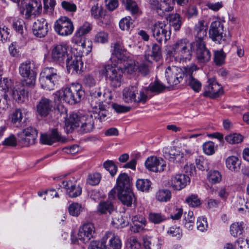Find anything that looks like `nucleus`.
I'll return each mask as SVG.
<instances>
[{"mask_svg":"<svg viewBox=\"0 0 249 249\" xmlns=\"http://www.w3.org/2000/svg\"><path fill=\"white\" fill-rule=\"evenodd\" d=\"M65 128L67 133H71L76 128L82 134L90 133L95 128L94 119L91 115L72 113L66 119Z\"/></svg>","mask_w":249,"mask_h":249,"instance_id":"1","label":"nucleus"},{"mask_svg":"<svg viewBox=\"0 0 249 249\" xmlns=\"http://www.w3.org/2000/svg\"><path fill=\"white\" fill-rule=\"evenodd\" d=\"M192 43L187 39L182 38L172 45L168 54L178 63H186L192 58Z\"/></svg>","mask_w":249,"mask_h":249,"instance_id":"2","label":"nucleus"},{"mask_svg":"<svg viewBox=\"0 0 249 249\" xmlns=\"http://www.w3.org/2000/svg\"><path fill=\"white\" fill-rule=\"evenodd\" d=\"M100 73L106 77L112 87L117 88L121 86L123 77L122 68L112 65H105L100 70Z\"/></svg>","mask_w":249,"mask_h":249,"instance_id":"3","label":"nucleus"},{"mask_svg":"<svg viewBox=\"0 0 249 249\" xmlns=\"http://www.w3.org/2000/svg\"><path fill=\"white\" fill-rule=\"evenodd\" d=\"M60 78L59 71L53 67L45 68L40 73L39 82L42 89L51 90Z\"/></svg>","mask_w":249,"mask_h":249,"instance_id":"4","label":"nucleus"},{"mask_svg":"<svg viewBox=\"0 0 249 249\" xmlns=\"http://www.w3.org/2000/svg\"><path fill=\"white\" fill-rule=\"evenodd\" d=\"M185 67L183 70L175 66H169L165 70V77L170 86H175L184 82L185 79Z\"/></svg>","mask_w":249,"mask_h":249,"instance_id":"5","label":"nucleus"},{"mask_svg":"<svg viewBox=\"0 0 249 249\" xmlns=\"http://www.w3.org/2000/svg\"><path fill=\"white\" fill-rule=\"evenodd\" d=\"M224 25L219 20H215L210 25L209 34L211 39L218 44H224L226 42L228 37Z\"/></svg>","mask_w":249,"mask_h":249,"instance_id":"6","label":"nucleus"},{"mask_svg":"<svg viewBox=\"0 0 249 249\" xmlns=\"http://www.w3.org/2000/svg\"><path fill=\"white\" fill-rule=\"evenodd\" d=\"M151 30L153 36L160 43H165L170 38V27L164 22L158 21L155 23L151 27Z\"/></svg>","mask_w":249,"mask_h":249,"instance_id":"7","label":"nucleus"},{"mask_svg":"<svg viewBox=\"0 0 249 249\" xmlns=\"http://www.w3.org/2000/svg\"><path fill=\"white\" fill-rule=\"evenodd\" d=\"M37 134L38 132L36 128L28 126L18 133V142L23 146L33 145L36 142Z\"/></svg>","mask_w":249,"mask_h":249,"instance_id":"8","label":"nucleus"},{"mask_svg":"<svg viewBox=\"0 0 249 249\" xmlns=\"http://www.w3.org/2000/svg\"><path fill=\"white\" fill-rule=\"evenodd\" d=\"M20 74L25 79L22 81L26 86L33 87L35 85L36 73L32 69L30 61H26L22 63L19 68Z\"/></svg>","mask_w":249,"mask_h":249,"instance_id":"9","label":"nucleus"},{"mask_svg":"<svg viewBox=\"0 0 249 249\" xmlns=\"http://www.w3.org/2000/svg\"><path fill=\"white\" fill-rule=\"evenodd\" d=\"M54 28L55 31L62 36L71 34L74 29L72 22L66 17H61L57 20L54 23Z\"/></svg>","mask_w":249,"mask_h":249,"instance_id":"10","label":"nucleus"},{"mask_svg":"<svg viewBox=\"0 0 249 249\" xmlns=\"http://www.w3.org/2000/svg\"><path fill=\"white\" fill-rule=\"evenodd\" d=\"M207 83L208 85L204 88V96L215 98L223 94L222 87L218 83L215 78H209Z\"/></svg>","mask_w":249,"mask_h":249,"instance_id":"11","label":"nucleus"},{"mask_svg":"<svg viewBox=\"0 0 249 249\" xmlns=\"http://www.w3.org/2000/svg\"><path fill=\"white\" fill-rule=\"evenodd\" d=\"M95 233V228L93 224L90 223H86L80 228L77 239H74L72 237V242L75 244L77 240H79L84 243H86L94 237Z\"/></svg>","mask_w":249,"mask_h":249,"instance_id":"12","label":"nucleus"},{"mask_svg":"<svg viewBox=\"0 0 249 249\" xmlns=\"http://www.w3.org/2000/svg\"><path fill=\"white\" fill-rule=\"evenodd\" d=\"M196 70L197 67L194 64H192L190 66H187L185 67V71L186 76L184 83L189 84L192 89L196 92H199L201 89V84L192 75L194 71H196Z\"/></svg>","mask_w":249,"mask_h":249,"instance_id":"13","label":"nucleus"},{"mask_svg":"<svg viewBox=\"0 0 249 249\" xmlns=\"http://www.w3.org/2000/svg\"><path fill=\"white\" fill-rule=\"evenodd\" d=\"M68 47L65 44H59L53 47L52 50V59L59 63H64L65 59L69 57L68 53Z\"/></svg>","mask_w":249,"mask_h":249,"instance_id":"14","label":"nucleus"},{"mask_svg":"<svg viewBox=\"0 0 249 249\" xmlns=\"http://www.w3.org/2000/svg\"><path fill=\"white\" fill-rule=\"evenodd\" d=\"M36 108L37 114L42 118H45L53 112V104L51 100L43 97L38 102Z\"/></svg>","mask_w":249,"mask_h":249,"instance_id":"15","label":"nucleus"},{"mask_svg":"<svg viewBox=\"0 0 249 249\" xmlns=\"http://www.w3.org/2000/svg\"><path fill=\"white\" fill-rule=\"evenodd\" d=\"M102 241L107 249H121L122 248V243L120 237L111 231L107 232Z\"/></svg>","mask_w":249,"mask_h":249,"instance_id":"16","label":"nucleus"},{"mask_svg":"<svg viewBox=\"0 0 249 249\" xmlns=\"http://www.w3.org/2000/svg\"><path fill=\"white\" fill-rule=\"evenodd\" d=\"M149 4L151 8L161 17L165 15L166 12L173 10V7L171 6L168 0H163L160 2L158 0H151L149 1Z\"/></svg>","mask_w":249,"mask_h":249,"instance_id":"17","label":"nucleus"},{"mask_svg":"<svg viewBox=\"0 0 249 249\" xmlns=\"http://www.w3.org/2000/svg\"><path fill=\"white\" fill-rule=\"evenodd\" d=\"M145 166L148 170L154 172H161L164 170L166 164L162 159L155 156L148 157L145 162Z\"/></svg>","mask_w":249,"mask_h":249,"instance_id":"18","label":"nucleus"},{"mask_svg":"<svg viewBox=\"0 0 249 249\" xmlns=\"http://www.w3.org/2000/svg\"><path fill=\"white\" fill-rule=\"evenodd\" d=\"M41 9L42 5L40 1H38L36 0H30L28 3L25 4L21 12L23 14L25 13V18H28L32 15L39 14L41 12Z\"/></svg>","mask_w":249,"mask_h":249,"instance_id":"19","label":"nucleus"},{"mask_svg":"<svg viewBox=\"0 0 249 249\" xmlns=\"http://www.w3.org/2000/svg\"><path fill=\"white\" fill-rule=\"evenodd\" d=\"M75 91V90L71 89L70 86L63 90L57 91L54 94V100L57 98L58 100H62L68 104H75L76 102L73 97V94Z\"/></svg>","mask_w":249,"mask_h":249,"instance_id":"20","label":"nucleus"},{"mask_svg":"<svg viewBox=\"0 0 249 249\" xmlns=\"http://www.w3.org/2000/svg\"><path fill=\"white\" fill-rule=\"evenodd\" d=\"M33 32L38 37H44L48 32V23L43 18L37 19L33 25Z\"/></svg>","mask_w":249,"mask_h":249,"instance_id":"21","label":"nucleus"},{"mask_svg":"<svg viewBox=\"0 0 249 249\" xmlns=\"http://www.w3.org/2000/svg\"><path fill=\"white\" fill-rule=\"evenodd\" d=\"M205 21L199 20L195 26L194 35L196 37V43L204 42V40L206 38L207 29V26L204 25Z\"/></svg>","mask_w":249,"mask_h":249,"instance_id":"22","label":"nucleus"},{"mask_svg":"<svg viewBox=\"0 0 249 249\" xmlns=\"http://www.w3.org/2000/svg\"><path fill=\"white\" fill-rule=\"evenodd\" d=\"M83 63L80 58L70 56L66 59V67L69 73H78L81 71Z\"/></svg>","mask_w":249,"mask_h":249,"instance_id":"23","label":"nucleus"},{"mask_svg":"<svg viewBox=\"0 0 249 249\" xmlns=\"http://www.w3.org/2000/svg\"><path fill=\"white\" fill-rule=\"evenodd\" d=\"M196 58L200 63H206L211 59V54L206 47L205 42L196 44Z\"/></svg>","mask_w":249,"mask_h":249,"instance_id":"24","label":"nucleus"},{"mask_svg":"<svg viewBox=\"0 0 249 249\" xmlns=\"http://www.w3.org/2000/svg\"><path fill=\"white\" fill-rule=\"evenodd\" d=\"M62 184L66 190L67 194L71 197H76L80 196L82 193V188L71 180L64 181Z\"/></svg>","mask_w":249,"mask_h":249,"instance_id":"25","label":"nucleus"},{"mask_svg":"<svg viewBox=\"0 0 249 249\" xmlns=\"http://www.w3.org/2000/svg\"><path fill=\"white\" fill-rule=\"evenodd\" d=\"M117 191L118 198L124 205L130 207L133 202L135 201L136 198L132 189Z\"/></svg>","mask_w":249,"mask_h":249,"instance_id":"26","label":"nucleus"},{"mask_svg":"<svg viewBox=\"0 0 249 249\" xmlns=\"http://www.w3.org/2000/svg\"><path fill=\"white\" fill-rule=\"evenodd\" d=\"M165 158L170 162L180 164L185 160L183 153L178 149L176 147H173L168 153H165Z\"/></svg>","mask_w":249,"mask_h":249,"instance_id":"27","label":"nucleus"},{"mask_svg":"<svg viewBox=\"0 0 249 249\" xmlns=\"http://www.w3.org/2000/svg\"><path fill=\"white\" fill-rule=\"evenodd\" d=\"M189 177L184 174L176 175L172 179V185L175 190H180L184 188L190 182Z\"/></svg>","mask_w":249,"mask_h":249,"instance_id":"28","label":"nucleus"},{"mask_svg":"<svg viewBox=\"0 0 249 249\" xmlns=\"http://www.w3.org/2000/svg\"><path fill=\"white\" fill-rule=\"evenodd\" d=\"M25 86L26 84H23L22 82V84L16 85L12 90L13 97L18 103L24 102L27 97L28 92L25 89Z\"/></svg>","mask_w":249,"mask_h":249,"instance_id":"29","label":"nucleus"},{"mask_svg":"<svg viewBox=\"0 0 249 249\" xmlns=\"http://www.w3.org/2000/svg\"><path fill=\"white\" fill-rule=\"evenodd\" d=\"M112 54L115 55L120 63L123 64L129 59L126 55L125 50L123 49L122 43L119 42H117L114 44L113 51Z\"/></svg>","mask_w":249,"mask_h":249,"instance_id":"30","label":"nucleus"},{"mask_svg":"<svg viewBox=\"0 0 249 249\" xmlns=\"http://www.w3.org/2000/svg\"><path fill=\"white\" fill-rule=\"evenodd\" d=\"M116 189L117 191L132 189L130 178L127 174H120L116 180Z\"/></svg>","mask_w":249,"mask_h":249,"instance_id":"31","label":"nucleus"},{"mask_svg":"<svg viewBox=\"0 0 249 249\" xmlns=\"http://www.w3.org/2000/svg\"><path fill=\"white\" fill-rule=\"evenodd\" d=\"M91 97L94 98H100L101 102H107V100L111 99V94L109 90L105 87H99L98 89H92L90 92Z\"/></svg>","mask_w":249,"mask_h":249,"instance_id":"32","label":"nucleus"},{"mask_svg":"<svg viewBox=\"0 0 249 249\" xmlns=\"http://www.w3.org/2000/svg\"><path fill=\"white\" fill-rule=\"evenodd\" d=\"M136 93H138V89L136 87L130 86L125 88L123 91V99L124 101L126 103L135 102Z\"/></svg>","mask_w":249,"mask_h":249,"instance_id":"33","label":"nucleus"},{"mask_svg":"<svg viewBox=\"0 0 249 249\" xmlns=\"http://www.w3.org/2000/svg\"><path fill=\"white\" fill-rule=\"evenodd\" d=\"M97 210L99 213L105 214H110L116 211L113 204L109 201H103L100 202Z\"/></svg>","mask_w":249,"mask_h":249,"instance_id":"34","label":"nucleus"},{"mask_svg":"<svg viewBox=\"0 0 249 249\" xmlns=\"http://www.w3.org/2000/svg\"><path fill=\"white\" fill-rule=\"evenodd\" d=\"M226 167L231 171L237 172L240 169L239 159L236 156H230L226 161Z\"/></svg>","mask_w":249,"mask_h":249,"instance_id":"35","label":"nucleus"},{"mask_svg":"<svg viewBox=\"0 0 249 249\" xmlns=\"http://www.w3.org/2000/svg\"><path fill=\"white\" fill-rule=\"evenodd\" d=\"M71 89L75 90L73 94V97L76 103L79 102L84 95V90L82 89V86L79 83H73L71 85Z\"/></svg>","mask_w":249,"mask_h":249,"instance_id":"36","label":"nucleus"},{"mask_svg":"<svg viewBox=\"0 0 249 249\" xmlns=\"http://www.w3.org/2000/svg\"><path fill=\"white\" fill-rule=\"evenodd\" d=\"M226 53L222 49L215 51L213 53V62L216 66H221L225 63Z\"/></svg>","mask_w":249,"mask_h":249,"instance_id":"37","label":"nucleus"},{"mask_svg":"<svg viewBox=\"0 0 249 249\" xmlns=\"http://www.w3.org/2000/svg\"><path fill=\"white\" fill-rule=\"evenodd\" d=\"M170 24L175 30H178L181 25V18L178 13L170 14L167 18Z\"/></svg>","mask_w":249,"mask_h":249,"instance_id":"38","label":"nucleus"},{"mask_svg":"<svg viewBox=\"0 0 249 249\" xmlns=\"http://www.w3.org/2000/svg\"><path fill=\"white\" fill-rule=\"evenodd\" d=\"M114 213V216L111 222L112 225L117 229H119L126 226L127 224L125 223V220L121 214L116 211Z\"/></svg>","mask_w":249,"mask_h":249,"instance_id":"39","label":"nucleus"},{"mask_svg":"<svg viewBox=\"0 0 249 249\" xmlns=\"http://www.w3.org/2000/svg\"><path fill=\"white\" fill-rule=\"evenodd\" d=\"M54 117L56 120L66 119L67 109L63 105H59L56 108L53 109Z\"/></svg>","mask_w":249,"mask_h":249,"instance_id":"40","label":"nucleus"},{"mask_svg":"<svg viewBox=\"0 0 249 249\" xmlns=\"http://www.w3.org/2000/svg\"><path fill=\"white\" fill-rule=\"evenodd\" d=\"M160 47L157 44H154L152 46V54L150 56L149 55H145V59L148 62H150L151 61V59H150V57L157 61L160 58Z\"/></svg>","mask_w":249,"mask_h":249,"instance_id":"41","label":"nucleus"},{"mask_svg":"<svg viewBox=\"0 0 249 249\" xmlns=\"http://www.w3.org/2000/svg\"><path fill=\"white\" fill-rule=\"evenodd\" d=\"M156 197L160 202H167L171 197V193L167 189L160 190L157 192Z\"/></svg>","mask_w":249,"mask_h":249,"instance_id":"42","label":"nucleus"},{"mask_svg":"<svg viewBox=\"0 0 249 249\" xmlns=\"http://www.w3.org/2000/svg\"><path fill=\"white\" fill-rule=\"evenodd\" d=\"M207 178L210 182L215 184L219 182L222 179V176L220 173L217 170L210 171L207 175Z\"/></svg>","mask_w":249,"mask_h":249,"instance_id":"43","label":"nucleus"},{"mask_svg":"<svg viewBox=\"0 0 249 249\" xmlns=\"http://www.w3.org/2000/svg\"><path fill=\"white\" fill-rule=\"evenodd\" d=\"M243 231V223L235 222L230 227V233L233 237H237L242 233Z\"/></svg>","mask_w":249,"mask_h":249,"instance_id":"44","label":"nucleus"},{"mask_svg":"<svg viewBox=\"0 0 249 249\" xmlns=\"http://www.w3.org/2000/svg\"><path fill=\"white\" fill-rule=\"evenodd\" d=\"M151 183L147 179H139L136 182V187L138 190L142 192L148 191L151 186Z\"/></svg>","mask_w":249,"mask_h":249,"instance_id":"45","label":"nucleus"},{"mask_svg":"<svg viewBox=\"0 0 249 249\" xmlns=\"http://www.w3.org/2000/svg\"><path fill=\"white\" fill-rule=\"evenodd\" d=\"M150 221L154 224H159L167 219L166 216L161 213H150L149 214Z\"/></svg>","mask_w":249,"mask_h":249,"instance_id":"46","label":"nucleus"},{"mask_svg":"<svg viewBox=\"0 0 249 249\" xmlns=\"http://www.w3.org/2000/svg\"><path fill=\"white\" fill-rule=\"evenodd\" d=\"M225 140L230 144L238 143L242 142L243 137L239 134H230L225 137Z\"/></svg>","mask_w":249,"mask_h":249,"instance_id":"47","label":"nucleus"},{"mask_svg":"<svg viewBox=\"0 0 249 249\" xmlns=\"http://www.w3.org/2000/svg\"><path fill=\"white\" fill-rule=\"evenodd\" d=\"M123 64L124 70L128 73H132L137 70V65L132 59H128Z\"/></svg>","mask_w":249,"mask_h":249,"instance_id":"48","label":"nucleus"},{"mask_svg":"<svg viewBox=\"0 0 249 249\" xmlns=\"http://www.w3.org/2000/svg\"><path fill=\"white\" fill-rule=\"evenodd\" d=\"M104 168L108 171L111 176L113 177L117 171V166L112 160H107L104 162Z\"/></svg>","mask_w":249,"mask_h":249,"instance_id":"49","label":"nucleus"},{"mask_svg":"<svg viewBox=\"0 0 249 249\" xmlns=\"http://www.w3.org/2000/svg\"><path fill=\"white\" fill-rule=\"evenodd\" d=\"M185 202L191 207H196L199 206L200 204V200L196 195H192L188 196L185 200Z\"/></svg>","mask_w":249,"mask_h":249,"instance_id":"50","label":"nucleus"},{"mask_svg":"<svg viewBox=\"0 0 249 249\" xmlns=\"http://www.w3.org/2000/svg\"><path fill=\"white\" fill-rule=\"evenodd\" d=\"M68 210L71 215L77 216L82 211V206L77 203H73L69 206Z\"/></svg>","mask_w":249,"mask_h":249,"instance_id":"51","label":"nucleus"},{"mask_svg":"<svg viewBox=\"0 0 249 249\" xmlns=\"http://www.w3.org/2000/svg\"><path fill=\"white\" fill-rule=\"evenodd\" d=\"M23 117L22 113L20 109H16L12 114L11 121L12 123L18 126Z\"/></svg>","mask_w":249,"mask_h":249,"instance_id":"52","label":"nucleus"},{"mask_svg":"<svg viewBox=\"0 0 249 249\" xmlns=\"http://www.w3.org/2000/svg\"><path fill=\"white\" fill-rule=\"evenodd\" d=\"M125 6L126 9L130 11L133 15L136 14L139 12L138 5L135 1L132 0H126Z\"/></svg>","mask_w":249,"mask_h":249,"instance_id":"53","label":"nucleus"},{"mask_svg":"<svg viewBox=\"0 0 249 249\" xmlns=\"http://www.w3.org/2000/svg\"><path fill=\"white\" fill-rule=\"evenodd\" d=\"M132 20L130 17H126L122 19L119 23V26L122 30L128 31L132 24Z\"/></svg>","mask_w":249,"mask_h":249,"instance_id":"54","label":"nucleus"},{"mask_svg":"<svg viewBox=\"0 0 249 249\" xmlns=\"http://www.w3.org/2000/svg\"><path fill=\"white\" fill-rule=\"evenodd\" d=\"M91 29V25L88 22H86L76 31V36L79 37L83 36L89 33Z\"/></svg>","mask_w":249,"mask_h":249,"instance_id":"55","label":"nucleus"},{"mask_svg":"<svg viewBox=\"0 0 249 249\" xmlns=\"http://www.w3.org/2000/svg\"><path fill=\"white\" fill-rule=\"evenodd\" d=\"M94 42L96 43H105L108 41V34L105 32H98L94 36Z\"/></svg>","mask_w":249,"mask_h":249,"instance_id":"56","label":"nucleus"},{"mask_svg":"<svg viewBox=\"0 0 249 249\" xmlns=\"http://www.w3.org/2000/svg\"><path fill=\"white\" fill-rule=\"evenodd\" d=\"M101 180V175L98 173H95L89 175L87 182L91 185H96L98 184Z\"/></svg>","mask_w":249,"mask_h":249,"instance_id":"57","label":"nucleus"},{"mask_svg":"<svg viewBox=\"0 0 249 249\" xmlns=\"http://www.w3.org/2000/svg\"><path fill=\"white\" fill-rule=\"evenodd\" d=\"M148 89L149 90L152 92H157L159 93L164 90L165 86L160 83L159 82L156 81L152 84H151L148 87Z\"/></svg>","mask_w":249,"mask_h":249,"instance_id":"58","label":"nucleus"},{"mask_svg":"<svg viewBox=\"0 0 249 249\" xmlns=\"http://www.w3.org/2000/svg\"><path fill=\"white\" fill-rule=\"evenodd\" d=\"M196 163L197 168L201 171H207L209 169V164L207 160L203 158L196 159Z\"/></svg>","mask_w":249,"mask_h":249,"instance_id":"59","label":"nucleus"},{"mask_svg":"<svg viewBox=\"0 0 249 249\" xmlns=\"http://www.w3.org/2000/svg\"><path fill=\"white\" fill-rule=\"evenodd\" d=\"M83 83L87 87H92L95 85L96 81L92 75L86 74L83 79Z\"/></svg>","mask_w":249,"mask_h":249,"instance_id":"60","label":"nucleus"},{"mask_svg":"<svg viewBox=\"0 0 249 249\" xmlns=\"http://www.w3.org/2000/svg\"><path fill=\"white\" fill-rule=\"evenodd\" d=\"M203 148L204 152L207 155H210L214 153V144L212 142H208L204 143Z\"/></svg>","mask_w":249,"mask_h":249,"instance_id":"61","label":"nucleus"},{"mask_svg":"<svg viewBox=\"0 0 249 249\" xmlns=\"http://www.w3.org/2000/svg\"><path fill=\"white\" fill-rule=\"evenodd\" d=\"M2 144L3 145L7 146H15L17 144V138L14 135H11L5 139Z\"/></svg>","mask_w":249,"mask_h":249,"instance_id":"62","label":"nucleus"},{"mask_svg":"<svg viewBox=\"0 0 249 249\" xmlns=\"http://www.w3.org/2000/svg\"><path fill=\"white\" fill-rule=\"evenodd\" d=\"M12 82L7 78H4L3 79H0V90H4L5 92L8 90L11 87Z\"/></svg>","mask_w":249,"mask_h":249,"instance_id":"63","label":"nucleus"},{"mask_svg":"<svg viewBox=\"0 0 249 249\" xmlns=\"http://www.w3.org/2000/svg\"><path fill=\"white\" fill-rule=\"evenodd\" d=\"M88 249H107L103 241H92L90 242Z\"/></svg>","mask_w":249,"mask_h":249,"instance_id":"64","label":"nucleus"}]
</instances>
